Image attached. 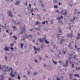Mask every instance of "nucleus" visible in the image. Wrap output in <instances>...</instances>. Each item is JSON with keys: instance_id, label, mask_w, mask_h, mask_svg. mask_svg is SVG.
<instances>
[{"instance_id": "a211bd4d", "label": "nucleus", "mask_w": 80, "mask_h": 80, "mask_svg": "<svg viewBox=\"0 0 80 80\" xmlns=\"http://www.w3.org/2000/svg\"><path fill=\"white\" fill-rule=\"evenodd\" d=\"M13 37H14V38H15L16 40H17V37L15 36V35H14L13 36Z\"/></svg>"}, {"instance_id": "2f4dec72", "label": "nucleus", "mask_w": 80, "mask_h": 80, "mask_svg": "<svg viewBox=\"0 0 80 80\" xmlns=\"http://www.w3.org/2000/svg\"><path fill=\"white\" fill-rule=\"evenodd\" d=\"M74 67H75V66H74V64H72V67L73 68Z\"/></svg>"}, {"instance_id": "8fccbe9b", "label": "nucleus", "mask_w": 80, "mask_h": 80, "mask_svg": "<svg viewBox=\"0 0 80 80\" xmlns=\"http://www.w3.org/2000/svg\"><path fill=\"white\" fill-rule=\"evenodd\" d=\"M12 32H11L9 34L10 35H12Z\"/></svg>"}, {"instance_id": "72a5a7b5", "label": "nucleus", "mask_w": 80, "mask_h": 80, "mask_svg": "<svg viewBox=\"0 0 80 80\" xmlns=\"http://www.w3.org/2000/svg\"><path fill=\"white\" fill-rule=\"evenodd\" d=\"M42 7H45V6H44V4H42Z\"/></svg>"}, {"instance_id": "a878e982", "label": "nucleus", "mask_w": 80, "mask_h": 80, "mask_svg": "<svg viewBox=\"0 0 80 80\" xmlns=\"http://www.w3.org/2000/svg\"><path fill=\"white\" fill-rule=\"evenodd\" d=\"M18 79H19V80L20 79V76H19L20 75L19 74H18Z\"/></svg>"}, {"instance_id": "a19ab883", "label": "nucleus", "mask_w": 80, "mask_h": 80, "mask_svg": "<svg viewBox=\"0 0 80 80\" xmlns=\"http://www.w3.org/2000/svg\"><path fill=\"white\" fill-rule=\"evenodd\" d=\"M58 20H61V18L60 17H59L58 18Z\"/></svg>"}, {"instance_id": "39448f33", "label": "nucleus", "mask_w": 80, "mask_h": 80, "mask_svg": "<svg viewBox=\"0 0 80 80\" xmlns=\"http://www.w3.org/2000/svg\"><path fill=\"white\" fill-rule=\"evenodd\" d=\"M20 1L18 0L16 1V2L15 3V5H19L20 3Z\"/></svg>"}, {"instance_id": "f704fd0d", "label": "nucleus", "mask_w": 80, "mask_h": 80, "mask_svg": "<svg viewBox=\"0 0 80 80\" xmlns=\"http://www.w3.org/2000/svg\"><path fill=\"white\" fill-rule=\"evenodd\" d=\"M6 32L7 33H9V32H8V30H6Z\"/></svg>"}, {"instance_id": "79ce46f5", "label": "nucleus", "mask_w": 80, "mask_h": 80, "mask_svg": "<svg viewBox=\"0 0 80 80\" xmlns=\"http://www.w3.org/2000/svg\"><path fill=\"white\" fill-rule=\"evenodd\" d=\"M45 24V22H43L42 23V24Z\"/></svg>"}, {"instance_id": "5701e85b", "label": "nucleus", "mask_w": 80, "mask_h": 80, "mask_svg": "<svg viewBox=\"0 0 80 80\" xmlns=\"http://www.w3.org/2000/svg\"><path fill=\"white\" fill-rule=\"evenodd\" d=\"M36 29H37V30L38 31H40V30L41 29H40V28H35V29L36 30Z\"/></svg>"}, {"instance_id": "603ef678", "label": "nucleus", "mask_w": 80, "mask_h": 80, "mask_svg": "<svg viewBox=\"0 0 80 80\" xmlns=\"http://www.w3.org/2000/svg\"><path fill=\"white\" fill-rule=\"evenodd\" d=\"M61 18H63V16H61L60 17Z\"/></svg>"}, {"instance_id": "4468645a", "label": "nucleus", "mask_w": 80, "mask_h": 80, "mask_svg": "<svg viewBox=\"0 0 80 80\" xmlns=\"http://www.w3.org/2000/svg\"><path fill=\"white\" fill-rule=\"evenodd\" d=\"M76 70H80V67H76Z\"/></svg>"}, {"instance_id": "0e129e2a", "label": "nucleus", "mask_w": 80, "mask_h": 80, "mask_svg": "<svg viewBox=\"0 0 80 80\" xmlns=\"http://www.w3.org/2000/svg\"><path fill=\"white\" fill-rule=\"evenodd\" d=\"M69 5L70 6H71V7H72V4H69Z\"/></svg>"}, {"instance_id": "ea45409f", "label": "nucleus", "mask_w": 80, "mask_h": 80, "mask_svg": "<svg viewBox=\"0 0 80 80\" xmlns=\"http://www.w3.org/2000/svg\"><path fill=\"white\" fill-rule=\"evenodd\" d=\"M70 59H71V58H69V61L70 62H71V61H70Z\"/></svg>"}, {"instance_id": "6e6552de", "label": "nucleus", "mask_w": 80, "mask_h": 80, "mask_svg": "<svg viewBox=\"0 0 80 80\" xmlns=\"http://www.w3.org/2000/svg\"><path fill=\"white\" fill-rule=\"evenodd\" d=\"M80 34L78 33V37L76 38L77 40H79L80 39Z\"/></svg>"}, {"instance_id": "052dcab7", "label": "nucleus", "mask_w": 80, "mask_h": 80, "mask_svg": "<svg viewBox=\"0 0 80 80\" xmlns=\"http://www.w3.org/2000/svg\"><path fill=\"white\" fill-rule=\"evenodd\" d=\"M18 16L19 17H22V15H20V14Z\"/></svg>"}, {"instance_id": "e2e57ef3", "label": "nucleus", "mask_w": 80, "mask_h": 80, "mask_svg": "<svg viewBox=\"0 0 80 80\" xmlns=\"http://www.w3.org/2000/svg\"><path fill=\"white\" fill-rule=\"evenodd\" d=\"M74 10H75V12H77V9H75Z\"/></svg>"}, {"instance_id": "09e8293b", "label": "nucleus", "mask_w": 80, "mask_h": 80, "mask_svg": "<svg viewBox=\"0 0 80 80\" xmlns=\"http://www.w3.org/2000/svg\"><path fill=\"white\" fill-rule=\"evenodd\" d=\"M56 12H58V13H59V11H58V10H56Z\"/></svg>"}, {"instance_id": "864d4df0", "label": "nucleus", "mask_w": 80, "mask_h": 80, "mask_svg": "<svg viewBox=\"0 0 80 80\" xmlns=\"http://www.w3.org/2000/svg\"><path fill=\"white\" fill-rule=\"evenodd\" d=\"M72 55H73V54H70V56L71 57V56H72Z\"/></svg>"}, {"instance_id": "4d7b16f0", "label": "nucleus", "mask_w": 80, "mask_h": 80, "mask_svg": "<svg viewBox=\"0 0 80 80\" xmlns=\"http://www.w3.org/2000/svg\"><path fill=\"white\" fill-rule=\"evenodd\" d=\"M34 75H36V74H37V73L34 72Z\"/></svg>"}, {"instance_id": "a18cd8bd", "label": "nucleus", "mask_w": 80, "mask_h": 80, "mask_svg": "<svg viewBox=\"0 0 80 80\" xmlns=\"http://www.w3.org/2000/svg\"><path fill=\"white\" fill-rule=\"evenodd\" d=\"M77 46L75 45V48H77Z\"/></svg>"}, {"instance_id": "de8ad7c7", "label": "nucleus", "mask_w": 80, "mask_h": 80, "mask_svg": "<svg viewBox=\"0 0 80 80\" xmlns=\"http://www.w3.org/2000/svg\"><path fill=\"white\" fill-rule=\"evenodd\" d=\"M63 52L64 54H65V51H63Z\"/></svg>"}, {"instance_id": "e433bc0d", "label": "nucleus", "mask_w": 80, "mask_h": 80, "mask_svg": "<svg viewBox=\"0 0 80 80\" xmlns=\"http://www.w3.org/2000/svg\"><path fill=\"white\" fill-rule=\"evenodd\" d=\"M26 38H28V36H26Z\"/></svg>"}, {"instance_id": "20e7f679", "label": "nucleus", "mask_w": 80, "mask_h": 80, "mask_svg": "<svg viewBox=\"0 0 80 80\" xmlns=\"http://www.w3.org/2000/svg\"><path fill=\"white\" fill-rule=\"evenodd\" d=\"M33 48H34V50H35V51H36V50H37L38 52H39L40 50V49L39 48H37V49L36 48H35V46Z\"/></svg>"}, {"instance_id": "6ab92c4d", "label": "nucleus", "mask_w": 80, "mask_h": 80, "mask_svg": "<svg viewBox=\"0 0 80 80\" xmlns=\"http://www.w3.org/2000/svg\"><path fill=\"white\" fill-rule=\"evenodd\" d=\"M65 10H62L60 12V13H61V14H62V13H63V12H65Z\"/></svg>"}, {"instance_id": "423d86ee", "label": "nucleus", "mask_w": 80, "mask_h": 80, "mask_svg": "<svg viewBox=\"0 0 80 80\" xmlns=\"http://www.w3.org/2000/svg\"><path fill=\"white\" fill-rule=\"evenodd\" d=\"M8 48H10V47H8V48H7V47H5L4 48V50L7 52H8V50H9Z\"/></svg>"}, {"instance_id": "13d9d810", "label": "nucleus", "mask_w": 80, "mask_h": 80, "mask_svg": "<svg viewBox=\"0 0 80 80\" xmlns=\"http://www.w3.org/2000/svg\"><path fill=\"white\" fill-rule=\"evenodd\" d=\"M77 76L78 77V78H79V75H78V74H77Z\"/></svg>"}, {"instance_id": "f3484780", "label": "nucleus", "mask_w": 80, "mask_h": 80, "mask_svg": "<svg viewBox=\"0 0 80 80\" xmlns=\"http://www.w3.org/2000/svg\"><path fill=\"white\" fill-rule=\"evenodd\" d=\"M54 8H58V7L57 5H55L54 6Z\"/></svg>"}, {"instance_id": "c85d7f7f", "label": "nucleus", "mask_w": 80, "mask_h": 80, "mask_svg": "<svg viewBox=\"0 0 80 80\" xmlns=\"http://www.w3.org/2000/svg\"><path fill=\"white\" fill-rule=\"evenodd\" d=\"M52 62H53V63H54L55 64H57V62H55V61H54V60H53Z\"/></svg>"}, {"instance_id": "338daca9", "label": "nucleus", "mask_w": 80, "mask_h": 80, "mask_svg": "<svg viewBox=\"0 0 80 80\" xmlns=\"http://www.w3.org/2000/svg\"><path fill=\"white\" fill-rule=\"evenodd\" d=\"M35 61L36 62H37V60H35Z\"/></svg>"}, {"instance_id": "c756f323", "label": "nucleus", "mask_w": 80, "mask_h": 80, "mask_svg": "<svg viewBox=\"0 0 80 80\" xmlns=\"http://www.w3.org/2000/svg\"><path fill=\"white\" fill-rule=\"evenodd\" d=\"M58 29H59V31L60 32V33H62V31H61V30H60V29H59V28H58Z\"/></svg>"}, {"instance_id": "4be33fe9", "label": "nucleus", "mask_w": 80, "mask_h": 80, "mask_svg": "<svg viewBox=\"0 0 80 80\" xmlns=\"http://www.w3.org/2000/svg\"><path fill=\"white\" fill-rule=\"evenodd\" d=\"M29 8H31V7H32V5H31V4L30 3L29 4Z\"/></svg>"}, {"instance_id": "0eeeda50", "label": "nucleus", "mask_w": 80, "mask_h": 80, "mask_svg": "<svg viewBox=\"0 0 80 80\" xmlns=\"http://www.w3.org/2000/svg\"><path fill=\"white\" fill-rule=\"evenodd\" d=\"M68 60H66V64L65 63V64L63 65V66L64 67H67V65H68Z\"/></svg>"}, {"instance_id": "c9c22d12", "label": "nucleus", "mask_w": 80, "mask_h": 80, "mask_svg": "<svg viewBox=\"0 0 80 80\" xmlns=\"http://www.w3.org/2000/svg\"><path fill=\"white\" fill-rule=\"evenodd\" d=\"M11 49L13 51V50H14V49H13V48H12V47L11 48Z\"/></svg>"}, {"instance_id": "49530a36", "label": "nucleus", "mask_w": 80, "mask_h": 80, "mask_svg": "<svg viewBox=\"0 0 80 80\" xmlns=\"http://www.w3.org/2000/svg\"><path fill=\"white\" fill-rule=\"evenodd\" d=\"M61 2H59L58 4V5H61Z\"/></svg>"}, {"instance_id": "58836bf2", "label": "nucleus", "mask_w": 80, "mask_h": 80, "mask_svg": "<svg viewBox=\"0 0 80 80\" xmlns=\"http://www.w3.org/2000/svg\"><path fill=\"white\" fill-rule=\"evenodd\" d=\"M25 5H27V2H26V3H25Z\"/></svg>"}, {"instance_id": "7ed1b4c3", "label": "nucleus", "mask_w": 80, "mask_h": 80, "mask_svg": "<svg viewBox=\"0 0 80 80\" xmlns=\"http://www.w3.org/2000/svg\"><path fill=\"white\" fill-rule=\"evenodd\" d=\"M21 33H22H22H23V32H25V28H21Z\"/></svg>"}, {"instance_id": "393cba45", "label": "nucleus", "mask_w": 80, "mask_h": 80, "mask_svg": "<svg viewBox=\"0 0 80 80\" xmlns=\"http://www.w3.org/2000/svg\"><path fill=\"white\" fill-rule=\"evenodd\" d=\"M72 46V44L71 43H69V44L68 46V47H70Z\"/></svg>"}, {"instance_id": "412c9836", "label": "nucleus", "mask_w": 80, "mask_h": 80, "mask_svg": "<svg viewBox=\"0 0 80 80\" xmlns=\"http://www.w3.org/2000/svg\"><path fill=\"white\" fill-rule=\"evenodd\" d=\"M40 42H42V43H43V41L41 39H40L39 40Z\"/></svg>"}, {"instance_id": "5fc2aeb1", "label": "nucleus", "mask_w": 80, "mask_h": 80, "mask_svg": "<svg viewBox=\"0 0 80 80\" xmlns=\"http://www.w3.org/2000/svg\"><path fill=\"white\" fill-rule=\"evenodd\" d=\"M13 45H14V43H12V44H11V46H13Z\"/></svg>"}, {"instance_id": "774afa93", "label": "nucleus", "mask_w": 80, "mask_h": 80, "mask_svg": "<svg viewBox=\"0 0 80 80\" xmlns=\"http://www.w3.org/2000/svg\"><path fill=\"white\" fill-rule=\"evenodd\" d=\"M70 49H73V47H72L71 48H70Z\"/></svg>"}, {"instance_id": "f8f14e48", "label": "nucleus", "mask_w": 80, "mask_h": 80, "mask_svg": "<svg viewBox=\"0 0 80 80\" xmlns=\"http://www.w3.org/2000/svg\"><path fill=\"white\" fill-rule=\"evenodd\" d=\"M45 42L46 43H47V44H48L49 43V42H48V41H47V40H45Z\"/></svg>"}, {"instance_id": "7c9ffc66", "label": "nucleus", "mask_w": 80, "mask_h": 80, "mask_svg": "<svg viewBox=\"0 0 80 80\" xmlns=\"http://www.w3.org/2000/svg\"><path fill=\"white\" fill-rule=\"evenodd\" d=\"M2 27V25H0V30H1L0 32H1V30H2V28H1V27Z\"/></svg>"}, {"instance_id": "37998d69", "label": "nucleus", "mask_w": 80, "mask_h": 80, "mask_svg": "<svg viewBox=\"0 0 80 80\" xmlns=\"http://www.w3.org/2000/svg\"><path fill=\"white\" fill-rule=\"evenodd\" d=\"M74 76L75 77H77V75L76 74H74Z\"/></svg>"}, {"instance_id": "bb28decb", "label": "nucleus", "mask_w": 80, "mask_h": 80, "mask_svg": "<svg viewBox=\"0 0 80 80\" xmlns=\"http://www.w3.org/2000/svg\"><path fill=\"white\" fill-rule=\"evenodd\" d=\"M31 12H33V9L32 8V9H31Z\"/></svg>"}, {"instance_id": "c03bdc74", "label": "nucleus", "mask_w": 80, "mask_h": 80, "mask_svg": "<svg viewBox=\"0 0 80 80\" xmlns=\"http://www.w3.org/2000/svg\"><path fill=\"white\" fill-rule=\"evenodd\" d=\"M29 37H30V36H31V38H32V36H30V35H29Z\"/></svg>"}, {"instance_id": "ddd939ff", "label": "nucleus", "mask_w": 80, "mask_h": 80, "mask_svg": "<svg viewBox=\"0 0 80 80\" xmlns=\"http://www.w3.org/2000/svg\"><path fill=\"white\" fill-rule=\"evenodd\" d=\"M20 45L21 47V48H23V45H24V44L22 43H21Z\"/></svg>"}, {"instance_id": "473e14b6", "label": "nucleus", "mask_w": 80, "mask_h": 80, "mask_svg": "<svg viewBox=\"0 0 80 80\" xmlns=\"http://www.w3.org/2000/svg\"><path fill=\"white\" fill-rule=\"evenodd\" d=\"M54 2H55V3H57V0H55Z\"/></svg>"}, {"instance_id": "4c0bfd02", "label": "nucleus", "mask_w": 80, "mask_h": 80, "mask_svg": "<svg viewBox=\"0 0 80 80\" xmlns=\"http://www.w3.org/2000/svg\"><path fill=\"white\" fill-rule=\"evenodd\" d=\"M57 80H60V78H57Z\"/></svg>"}, {"instance_id": "3c124183", "label": "nucleus", "mask_w": 80, "mask_h": 80, "mask_svg": "<svg viewBox=\"0 0 80 80\" xmlns=\"http://www.w3.org/2000/svg\"><path fill=\"white\" fill-rule=\"evenodd\" d=\"M77 13H79L80 15V12H77Z\"/></svg>"}, {"instance_id": "bf43d9fd", "label": "nucleus", "mask_w": 80, "mask_h": 80, "mask_svg": "<svg viewBox=\"0 0 80 80\" xmlns=\"http://www.w3.org/2000/svg\"><path fill=\"white\" fill-rule=\"evenodd\" d=\"M0 70H2V68H1V65H0Z\"/></svg>"}, {"instance_id": "aec40b11", "label": "nucleus", "mask_w": 80, "mask_h": 80, "mask_svg": "<svg viewBox=\"0 0 80 80\" xmlns=\"http://www.w3.org/2000/svg\"><path fill=\"white\" fill-rule=\"evenodd\" d=\"M39 24H40V22H37L36 23V25H38Z\"/></svg>"}, {"instance_id": "cd10ccee", "label": "nucleus", "mask_w": 80, "mask_h": 80, "mask_svg": "<svg viewBox=\"0 0 80 80\" xmlns=\"http://www.w3.org/2000/svg\"><path fill=\"white\" fill-rule=\"evenodd\" d=\"M5 60L6 61L7 60V56H5Z\"/></svg>"}, {"instance_id": "f03ea898", "label": "nucleus", "mask_w": 80, "mask_h": 80, "mask_svg": "<svg viewBox=\"0 0 80 80\" xmlns=\"http://www.w3.org/2000/svg\"><path fill=\"white\" fill-rule=\"evenodd\" d=\"M7 13L8 14V15L11 18H13V14L12 13V12L11 11H9L7 12Z\"/></svg>"}, {"instance_id": "9d476101", "label": "nucleus", "mask_w": 80, "mask_h": 80, "mask_svg": "<svg viewBox=\"0 0 80 80\" xmlns=\"http://www.w3.org/2000/svg\"><path fill=\"white\" fill-rule=\"evenodd\" d=\"M63 14L64 15H67V11H65V13L63 12Z\"/></svg>"}, {"instance_id": "6e6d98bb", "label": "nucleus", "mask_w": 80, "mask_h": 80, "mask_svg": "<svg viewBox=\"0 0 80 80\" xmlns=\"http://www.w3.org/2000/svg\"><path fill=\"white\" fill-rule=\"evenodd\" d=\"M77 49L78 50V51H79V50H80V48H77Z\"/></svg>"}, {"instance_id": "f257e3e1", "label": "nucleus", "mask_w": 80, "mask_h": 80, "mask_svg": "<svg viewBox=\"0 0 80 80\" xmlns=\"http://www.w3.org/2000/svg\"><path fill=\"white\" fill-rule=\"evenodd\" d=\"M8 66H7V67L5 66H4L2 67V68H6V69L4 70L5 72H7V71H8L9 72H10V70L11 71V72L10 73V75L12 77H15V76L16 74H17V72H14V74H13V70L12 68H8Z\"/></svg>"}, {"instance_id": "9b49d317", "label": "nucleus", "mask_w": 80, "mask_h": 80, "mask_svg": "<svg viewBox=\"0 0 80 80\" xmlns=\"http://www.w3.org/2000/svg\"><path fill=\"white\" fill-rule=\"evenodd\" d=\"M73 76V73H71L70 74V79L72 78V76Z\"/></svg>"}, {"instance_id": "b1692460", "label": "nucleus", "mask_w": 80, "mask_h": 80, "mask_svg": "<svg viewBox=\"0 0 80 80\" xmlns=\"http://www.w3.org/2000/svg\"><path fill=\"white\" fill-rule=\"evenodd\" d=\"M12 28H13L14 29V30H16L15 29V28H16V27L12 26Z\"/></svg>"}, {"instance_id": "1a4fd4ad", "label": "nucleus", "mask_w": 80, "mask_h": 80, "mask_svg": "<svg viewBox=\"0 0 80 80\" xmlns=\"http://www.w3.org/2000/svg\"><path fill=\"white\" fill-rule=\"evenodd\" d=\"M72 35V34H68L67 35V37H70V35L71 37V38H72V37H73Z\"/></svg>"}, {"instance_id": "2eb2a0df", "label": "nucleus", "mask_w": 80, "mask_h": 80, "mask_svg": "<svg viewBox=\"0 0 80 80\" xmlns=\"http://www.w3.org/2000/svg\"><path fill=\"white\" fill-rule=\"evenodd\" d=\"M73 58H75V60H77V58H76V54L75 55V56H73Z\"/></svg>"}, {"instance_id": "69168bd1", "label": "nucleus", "mask_w": 80, "mask_h": 80, "mask_svg": "<svg viewBox=\"0 0 80 80\" xmlns=\"http://www.w3.org/2000/svg\"><path fill=\"white\" fill-rule=\"evenodd\" d=\"M9 80H11V78H10V77L9 78Z\"/></svg>"}, {"instance_id": "680f3d73", "label": "nucleus", "mask_w": 80, "mask_h": 80, "mask_svg": "<svg viewBox=\"0 0 80 80\" xmlns=\"http://www.w3.org/2000/svg\"><path fill=\"white\" fill-rule=\"evenodd\" d=\"M59 63H62V61H59Z\"/></svg>"}, {"instance_id": "dca6fc26", "label": "nucleus", "mask_w": 80, "mask_h": 80, "mask_svg": "<svg viewBox=\"0 0 80 80\" xmlns=\"http://www.w3.org/2000/svg\"><path fill=\"white\" fill-rule=\"evenodd\" d=\"M65 42V40H62L60 42L61 44H62V42Z\"/></svg>"}]
</instances>
